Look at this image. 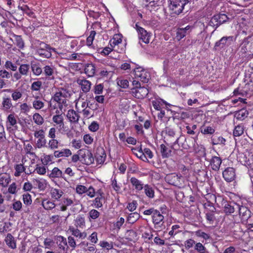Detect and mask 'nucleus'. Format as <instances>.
Segmentation results:
<instances>
[{
    "label": "nucleus",
    "mask_w": 253,
    "mask_h": 253,
    "mask_svg": "<svg viewBox=\"0 0 253 253\" xmlns=\"http://www.w3.org/2000/svg\"><path fill=\"white\" fill-rule=\"evenodd\" d=\"M122 42V36L120 34H116L110 41V44L111 47L114 48L116 45L121 43Z\"/></svg>",
    "instance_id": "28"
},
{
    "label": "nucleus",
    "mask_w": 253,
    "mask_h": 253,
    "mask_svg": "<svg viewBox=\"0 0 253 253\" xmlns=\"http://www.w3.org/2000/svg\"><path fill=\"white\" fill-rule=\"evenodd\" d=\"M69 230L71 232L72 235L77 238L84 239L87 236V233L85 232H82L78 229L74 227H70Z\"/></svg>",
    "instance_id": "16"
},
{
    "label": "nucleus",
    "mask_w": 253,
    "mask_h": 253,
    "mask_svg": "<svg viewBox=\"0 0 253 253\" xmlns=\"http://www.w3.org/2000/svg\"><path fill=\"white\" fill-rule=\"evenodd\" d=\"M16 117L14 114H9L6 119V127L8 130H12L17 128Z\"/></svg>",
    "instance_id": "9"
},
{
    "label": "nucleus",
    "mask_w": 253,
    "mask_h": 253,
    "mask_svg": "<svg viewBox=\"0 0 253 253\" xmlns=\"http://www.w3.org/2000/svg\"><path fill=\"white\" fill-rule=\"evenodd\" d=\"M103 199L102 195H100L99 196L96 197L93 202L94 206L96 208H99L102 207L103 205Z\"/></svg>",
    "instance_id": "52"
},
{
    "label": "nucleus",
    "mask_w": 253,
    "mask_h": 253,
    "mask_svg": "<svg viewBox=\"0 0 253 253\" xmlns=\"http://www.w3.org/2000/svg\"><path fill=\"white\" fill-rule=\"evenodd\" d=\"M165 179L166 181L169 184L178 187L182 186L184 183V178L182 176L175 173L167 174Z\"/></svg>",
    "instance_id": "3"
},
{
    "label": "nucleus",
    "mask_w": 253,
    "mask_h": 253,
    "mask_svg": "<svg viewBox=\"0 0 253 253\" xmlns=\"http://www.w3.org/2000/svg\"><path fill=\"white\" fill-rule=\"evenodd\" d=\"M80 161L86 165H90L93 163L94 158L91 152L87 149H81L79 150Z\"/></svg>",
    "instance_id": "4"
},
{
    "label": "nucleus",
    "mask_w": 253,
    "mask_h": 253,
    "mask_svg": "<svg viewBox=\"0 0 253 253\" xmlns=\"http://www.w3.org/2000/svg\"><path fill=\"white\" fill-rule=\"evenodd\" d=\"M31 68L33 74L36 76H38L42 72V69L39 62L32 61L31 62Z\"/></svg>",
    "instance_id": "17"
},
{
    "label": "nucleus",
    "mask_w": 253,
    "mask_h": 253,
    "mask_svg": "<svg viewBox=\"0 0 253 253\" xmlns=\"http://www.w3.org/2000/svg\"><path fill=\"white\" fill-rule=\"evenodd\" d=\"M46 140L44 137L38 138L36 142V146L38 148H41L44 147L46 146Z\"/></svg>",
    "instance_id": "61"
},
{
    "label": "nucleus",
    "mask_w": 253,
    "mask_h": 253,
    "mask_svg": "<svg viewBox=\"0 0 253 253\" xmlns=\"http://www.w3.org/2000/svg\"><path fill=\"white\" fill-rule=\"evenodd\" d=\"M117 84L121 88H126L128 87L129 82L126 79L118 78L117 79Z\"/></svg>",
    "instance_id": "47"
},
{
    "label": "nucleus",
    "mask_w": 253,
    "mask_h": 253,
    "mask_svg": "<svg viewBox=\"0 0 253 253\" xmlns=\"http://www.w3.org/2000/svg\"><path fill=\"white\" fill-rule=\"evenodd\" d=\"M75 225L77 227L84 228L85 226L84 218L83 216L79 215L75 219Z\"/></svg>",
    "instance_id": "29"
},
{
    "label": "nucleus",
    "mask_w": 253,
    "mask_h": 253,
    "mask_svg": "<svg viewBox=\"0 0 253 253\" xmlns=\"http://www.w3.org/2000/svg\"><path fill=\"white\" fill-rule=\"evenodd\" d=\"M140 217V215L139 213H138L136 212H132L130 213L127 219V221L129 223H134L135 222H136Z\"/></svg>",
    "instance_id": "41"
},
{
    "label": "nucleus",
    "mask_w": 253,
    "mask_h": 253,
    "mask_svg": "<svg viewBox=\"0 0 253 253\" xmlns=\"http://www.w3.org/2000/svg\"><path fill=\"white\" fill-rule=\"evenodd\" d=\"M43 73L47 77H51L54 72V67L53 65H45L43 68Z\"/></svg>",
    "instance_id": "36"
},
{
    "label": "nucleus",
    "mask_w": 253,
    "mask_h": 253,
    "mask_svg": "<svg viewBox=\"0 0 253 253\" xmlns=\"http://www.w3.org/2000/svg\"><path fill=\"white\" fill-rule=\"evenodd\" d=\"M77 82L81 85L82 90L84 92H87L90 90L91 83L89 81L84 79H79Z\"/></svg>",
    "instance_id": "23"
},
{
    "label": "nucleus",
    "mask_w": 253,
    "mask_h": 253,
    "mask_svg": "<svg viewBox=\"0 0 253 253\" xmlns=\"http://www.w3.org/2000/svg\"><path fill=\"white\" fill-rule=\"evenodd\" d=\"M214 16L216 19H217L218 24H219L220 25L225 22L228 19L227 15L224 14H220Z\"/></svg>",
    "instance_id": "55"
},
{
    "label": "nucleus",
    "mask_w": 253,
    "mask_h": 253,
    "mask_svg": "<svg viewBox=\"0 0 253 253\" xmlns=\"http://www.w3.org/2000/svg\"><path fill=\"white\" fill-rule=\"evenodd\" d=\"M106 158V154L104 151L102 149L96 154V162L99 164H101L104 163Z\"/></svg>",
    "instance_id": "38"
},
{
    "label": "nucleus",
    "mask_w": 253,
    "mask_h": 253,
    "mask_svg": "<svg viewBox=\"0 0 253 253\" xmlns=\"http://www.w3.org/2000/svg\"><path fill=\"white\" fill-rule=\"evenodd\" d=\"M152 219L155 229L160 231L165 228L164 216L160 211L158 210Z\"/></svg>",
    "instance_id": "5"
},
{
    "label": "nucleus",
    "mask_w": 253,
    "mask_h": 253,
    "mask_svg": "<svg viewBox=\"0 0 253 253\" xmlns=\"http://www.w3.org/2000/svg\"><path fill=\"white\" fill-rule=\"evenodd\" d=\"M70 96V92L66 89H59L53 95L52 99L59 105L67 106V98Z\"/></svg>",
    "instance_id": "1"
},
{
    "label": "nucleus",
    "mask_w": 253,
    "mask_h": 253,
    "mask_svg": "<svg viewBox=\"0 0 253 253\" xmlns=\"http://www.w3.org/2000/svg\"><path fill=\"white\" fill-rule=\"evenodd\" d=\"M233 37H223L219 41L217 42L215 44V47H220L223 48L227 43L228 40L229 41H232Z\"/></svg>",
    "instance_id": "32"
},
{
    "label": "nucleus",
    "mask_w": 253,
    "mask_h": 253,
    "mask_svg": "<svg viewBox=\"0 0 253 253\" xmlns=\"http://www.w3.org/2000/svg\"><path fill=\"white\" fill-rule=\"evenodd\" d=\"M191 28L190 26H187L184 28H178L176 30V39L178 41H180L187 34V31Z\"/></svg>",
    "instance_id": "22"
},
{
    "label": "nucleus",
    "mask_w": 253,
    "mask_h": 253,
    "mask_svg": "<svg viewBox=\"0 0 253 253\" xmlns=\"http://www.w3.org/2000/svg\"><path fill=\"white\" fill-rule=\"evenodd\" d=\"M42 206L46 211H51L54 209L56 207V204L54 201L47 198L42 200Z\"/></svg>",
    "instance_id": "15"
},
{
    "label": "nucleus",
    "mask_w": 253,
    "mask_h": 253,
    "mask_svg": "<svg viewBox=\"0 0 253 253\" xmlns=\"http://www.w3.org/2000/svg\"><path fill=\"white\" fill-rule=\"evenodd\" d=\"M13 107L11 100L9 97L4 95L2 98L1 108L4 111H8Z\"/></svg>",
    "instance_id": "13"
},
{
    "label": "nucleus",
    "mask_w": 253,
    "mask_h": 253,
    "mask_svg": "<svg viewBox=\"0 0 253 253\" xmlns=\"http://www.w3.org/2000/svg\"><path fill=\"white\" fill-rule=\"evenodd\" d=\"M23 201L25 205L27 206L30 205L32 202L31 196L28 193L23 194Z\"/></svg>",
    "instance_id": "59"
},
{
    "label": "nucleus",
    "mask_w": 253,
    "mask_h": 253,
    "mask_svg": "<svg viewBox=\"0 0 253 253\" xmlns=\"http://www.w3.org/2000/svg\"><path fill=\"white\" fill-rule=\"evenodd\" d=\"M161 152L163 158L169 157L171 153V151L169 150L164 144L160 145Z\"/></svg>",
    "instance_id": "46"
},
{
    "label": "nucleus",
    "mask_w": 253,
    "mask_h": 253,
    "mask_svg": "<svg viewBox=\"0 0 253 253\" xmlns=\"http://www.w3.org/2000/svg\"><path fill=\"white\" fill-rule=\"evenodd\" d=\"M96 68L92 63L87 64L84 68L85 73L89 77H93L95 73Z\"/></svg>",
    "instance_id": "25"
},
{
    "label": "nucleus",
    "mask_w": 253,
    "mask_h": 253,
    "mask_svg": "<svg viewBox=\"0 0 253 253\" xmlns=\"http://www.w3.org/2000/svg\"><path fill=\"white\" fill-rule=\"evenodd\" d=\"M49 176L50 178L63 177V173L58 168L55 167L51 170Z\"/></svg>",
    "instance_id": "34"
},
{
    "label": "nucleus",
    "mask_w": 253,
    "mask_h": 253,
    "mask_svg": "<svg viewBox=\"0 0 253 253\" xmlns=\"http://www.w3.org/2000/svg\"><path fill=\"white\" fill-rule=\"evenodd\" d=\"M194 249L198 253H207L206 248L200 242L196 243Z\"/></svg>",
    "instance_id": "53"
},
{
    "label": "nucleus",
    "mask_w": 253,
    "mask_h": 253,
    "mask_svg": "<svg viewBox=\"0 0 253 253\" xmlns=\"http://www.w3.org/2000/svg\"><path fill=\"white\" fill-rule=\"evenodd\" d=\"M248 113L245 109H241L235 114L237 119L243 120L248 116Z\"/></svg>",
    "instance_id": "49"
},
{
    "label": "nucleus",
    "mask_w": 253,
    "mask_h": 253,
    "mask_svg": "<svg viewBox=\"0 0 253 253\" xmlns=\"http://www.w3.org/2000/svg\"><path fill=\"white\" fill-rule=\"evenodd\" d=\"M244 127L242 125H239L236 126L233 130V135L234 137H239L244 133Z\"/></svg>",
    "instance_id": "37"
},
{
    "label": "nucleus",
    "mask_w": 253,
    "mask_h": 253,
    "mask_svg": "<svg viewBox=\"0 0 253 253\" xmlns=\"http://www.w3.org/2000/svg\"><path fill=\"white\" fill-rule=\"evenodd\" d=\"M33 107L35 110H39L44 107V102L39 96L34 97V100L32 102Z\"/></svg>",
    "instance_id": "19"
},
{
    "label": "nucleus",
    "mask_w": 253,
    "mask_h": 253,
    "mask_svg": "<svg viewBox=\"0 0 253 253\" xmlns=\"http://www.w3.org/2000/svg\"><path fill=\"white\" fill-rule=\"evenodd\" d=\"M95 35H96V32L95 31H90L89 36L86 39V45L88 47L93 48L92 43H93V41L94 39Z\"/></svg>",
    "instance_id": "43"
},
{
    "label": "nucleus",
    "mask_w": 253,
    "mask_h": 253,
    "mask_svg": "<svg viewBox=\"0 0 253 253\" xmlns=\"http://www.w3.org/2000/svg\"><path fill=\"white\" fill-rule=\"evenodd\" d=\"M130 182L133 187L137 191H140L143 189L144 186L143 182L134 177H132L130 179Z\"/></svg>",
    "instance_id": "21"
},
{
    "label": "nucleus",
    "mask_w": 253,
    "mask_h": 253,
    "mask_svg": "<svg viewBox=\"0 0 253 253\" xmlns=\"http://www.w3.org/2000/svg\"><path fill=\"white\" fill-rule=\"evenodd\" d=\"M56 244L59 247V249L63 251H65L68 249V245L66 239L62 236H57Z\"/></svg>",
    "instance_id": "18"
},
{
    "label": "nucleus",
    "mask_w": 253,
    "mask_h": 253,
    "mask_svg": "<svg viewBox=\"0 0 253 253\" xmlns=\"http://www.w3.org/2000/svg\"><path fill=\"white\" fill-rule=\"evenodd\" d=\"M57 129L60 133L62 134H66L68 137H69L70 131L69 130L68 127L64 125V123L57 125Z\"/></svg>",
    "instance_id": "31"
},
{
    "label": "nucleus",
    "mask_w": 253,
    "mask_h": 253,
    "mask_svg": "<svg viewBox=\"0 0 253 253\" xmlns=\"http://www.w3.org/2000/svg\"><path fill=\"white\" fill-rule=\"evenodd\" d=\"M4 241L9 248L12 249L16 248V242L14 237L10 233L7 234Z\"/></svg>",
    "instance_id": "20"
},
{
    "label": "nucleus",
    "mask_w": 253,
    "mask_h": 253,
    "mask_svg": "<svg viewBox=\"0 0 253 253\" xmlns=\"http://www.w3.org/2000/svg\"><path fill=\"white\" fill-rule=\"evenodd\" d=\"M135 78L139 79L144 83H147L149 79V73L143 69L142 67H139L134 70Z\"/></svg>",
    "instance_id": "6"
},
{
    "label": "nucleus",
    "mask_w": 253,
    "mask_h": 253,
    "mask_svg": "<svg viewBox=\"0 0 253 253\" xmlns=\"http://www.w3.org/2000/svg\"><path fill=\"white\" fill-rule=\"evenodd\" d=\"M163 103L166 105H170L169 104L167 103L165 101L161 99L159 100H154L152 101V104L154 108L157 110H161V105Z\"/></svg>",
    "instance_id": "54"
},
{
    "label": "nucleus",
    "mask_w": 253,
    "mask_h": 253,
    "mask_svg": "<svg viewBox=\"0 0 253 253\" xmlns=\"http://www.w3.org/2000/svg\"><path fill=\"white\" fill-rule=\"evenodd\" d=\"M222 175L227 182L233 181L236 176L234 169L231 167L227 168L223 171Z\"/></svg>",
    "instance_id": "11"
},
{
    "label": "nucleus",
    "mask_w": 253,
    "mask_h": 253,
    "mask_svg": "<svg viewBox=\"0 0 253 253\" xmlns=\"http://www.w3.org/2000/svg\"><path fill=\"white\" fill-rule=\"evenodd\" d=\"M10 181V176L6 174H0V185L6 186Z\"/></svg>",
    "instance_id": "35"
},
{
    "label": "nucleus",
    "mask_w": 253,
    "mask_h": 253,
    "mask_svg": "<svg viewBox=\"0 0 253 253\" xmlns=\"http://www.w3.org/2000/svg\"><path fill=\"white\" fill-rule=\"evenodd\" d=\"M41 45H42L43 47H46V49L39 48L37 50V53L41 56L49 58L51 56V50H52L55 51L54 49L48 47L47 45L44 43H41Z\"/></svg>",
    "instance_id": "12"
},
{
    "label": "nucleus",
    "mask_w": 253,
    "mask_h": 253,
    "mask_svg": "<svg viewBox=\"0 0 253 253\" xmlns=\"http://www.w3.org/2000/svg\"><path fill=\"white\" fill-rule=\"evenodd\" d=\"M222 161L221 159L216 156L213 157L211 161V165L213 170H218L220 168Z\"/></svg>",
    "instance_id": "27"
},
{
    "label": "nucleus",
    "mask_w": 253,
    "mask_h": 253,
    "mask_svg": "<svg viewBox=\"0 0 253 253\" xmlns=\"http://www.w3.org/2000/svg\"><path fill=\"white\" fill-rule=\"evenodd\" d=\"M125 236L126 238L130 241L135 240L137 238L136 233L132 230H127L125 234Z\"/></svg>",
    "instance_id": "44"
},
{
    "label": "nucleus",
    "mask_w": 253,
    "mask_h": 253,
    "mask_svg": "<svg viewBox=\"0 0 253 253\" xmlns=\"http://www.w3.org/2000/svg\"><path fill=\"white\" fill-rule=\"evenodd\" d=\"M144 189L145 194L149 198H152L154 196V191L153 188L149 185H145Z\"/></svg>",
    "instance_id": "45"
},
{
    "label": "nucleus",
    "mask_w": 253,
    "mask_h": 253,
    "mask_svg": "<svg viewBox=\"0 0 253 253\" xmlns=\"http://www.w3.org/2000/svg\"><path fill=\"white\" fill-rule=\"evenodd\" d=\"M32 182L34 186L38 188L40 191H43L47 187V181L42 178H36L32 179Z\"/></svg>",
    "instance_id": "10"
},
{
    "label": "nucleus",
    "mask_w": 253,
    "mask_h": 253,
    "mask_svg": "<svg viewBox=\"0 0 253 253\" xmlns=\"http://www.w3.org/2000/svg\"><path fill=\"white\" fill-rule=\"evenodd\" d=\"M14 168L15 170L14 175L16 177L20 176L21 173L26 170L25 167L22 164L16 165Z\"/></svg>",
    "instance_id": "40"
},
{
    "label": "nucleus",
    "mask_w": 253,
    "mask_h": 253,
    "mask_svg": "<svg viewBox=\"0 0 253 253\" xmlns=\"http://www.w3.org/2000/svg\"><path fill=\"white\" fill-rule=\"evenodd\" d=\"M62 203L64 205H65L68 207L71 206L72 205H77L78 201L75 199H72L71 198H66L63 199Z\"/></svg>",
    "instance_id": "57"
},
{
    "label": "nucleus",
    "mask_w": 253,
    "mask_h": 253,
    "mask_svg": "<svg viewBox=\"0 0 253 253\" xmlns=\"http://www.w3.org/2000/svg\"><path fill=\"white\" fill-rule=\"evenodd\" d=\"M51 198L55 200L58 201L63 194V192L58 189L52 188L50 192Z\"/></svg>",
    "instance_id": "26"
},
{
    "label": "nucleus",
    "mask_w": 253,
    "mask_h": 253,
    "mask_svg": "<svg viewBox=\"0 0 253 253\" xmlns=\"http://www.w3.org/2000/svg\"><path fill=\"white\" fill-rule=\"evenodd\" d=\"M42 85L41 81H36L33 82L31 84V89L34 91H38L41 88Z\"/></svg>",
    "instance_id": "62"
},
{
    "label": "nucleus",
    "mask_w": 253,
    "mask_h": 253,
    "mask_svg": "<svg viewBox=\"0 0 253 253\" xmlns=\"http://www.w3.org/2000/svg\"><path fill=\"white\" fill-rule=\"evenodd\" d=\"M30 66L27 64H21L19 68V72L23 76H27L29 72Z\"/></svg>",
    "instance_id": "39"
},
{
    "label": "nucleus",
    "mask_w": 253,
    "mask_h": 253,
    "mask_svg": "<svg viewBox=\"0 0 253 253\" xmlns=\"http://www.w3.org/2000/svg\"><path fill=\"white\" fill-rule=\"evenodd\" d=\"M33 119L38 125H42L43 123V119L39 113H35L33 116Z\"/></svg>",
    "instance_id": "50"
},
{
    "label": "nucleus",
    "mask_w": 253,
    "mask_h": 253,
    "mask_svg": "<svg viewBox=\"0 0 253 253\" xmlns=\"http://www.w3.org/2000/svg\"><path fill=\"white\" fill-rule=\"evenodd\" d=\"M236 208L239 210V215L243 223L246 222L251 216V211L245 206L236 205Z\"/></svg>",
    "instance_id": "8"
},
{
    "label": "nucleus",
    "mask_w": 253,
    "mask_h": 253,
    "mask_svg": "<svg viewBox=\"0 0 253 253\" xmlns=\"http://www.w3.org/2000/svg\"><path fill=\"white\" fill-rule=\"evenodd\" d=\"M22 96V94L21 92L15 90L13 91L11 94V97L12 98L13 100L14 101H17L18 99L21 98Z\"/></svg>",
    "instance_id": "63"
},
{
    "label": "nucleus",
    "mask_w": 253,
    "mask_h": 253,
    "mask_svg": "<svg viewBox=\"0 0 253 253\" xmlns=\"http://www.w3.org/2000/svg\"><path fill=\"white\" fill-rule=\"evenodd\" d=\"M47 169L44 165L37 164L33 171L40 175H44L46 172Z\"/></svg>",
    "instance_id": "33"
},
{
    "label": "nucleus",
    "mask_w": 253,
    "mask_h": 253,
    "mask_svg": "<svg viewBox=\"0 0 253 253\" xmlns=\"http://www.w3.org/2000/svg\"><path fill=\"white\" fill-rule=\"evenodd\" d=\"M59 142L55 138H51V139L49 140L48 142V147L51 149H57L58 147Z\"/></svg>",
    "instance_id": "56"
},
{
    "label": "nucleus",
    "mask_w": 253,
    "mask_h": 253,
    "mask_svg": "<svg viewBox=\"0 0 253 253\" xmlns=\"http://www.w3.org/2000/svg\"><path fill=\"white\" fill-rule=\"evenodd\" d=\"M125 222V219L123 217H119L117 219V221L114 224L115 229L118 230L120 229L122 226Z\"/></svg>",
    "instance_id": "58"
},
{
    "label": "nucleus",
    "mask_w": 253,
    "mask_h": 253,
    "mask_svg": "<svg viewBox=\"0 0 253 253\" xmlns=\"http://www.w3.org/2000/svg\"><path fill=\"white\" fill-rule=\"evenodd\" d=\"M71 155L72 152L69 149H63L60 151H55L54 152V156L56 158L68 157Z\"/></svg>",
    "instance_id": "24"
},
{
    "label": "nucleus",
    "mask_w": 253,
    "mask_h": 253,
    "mask_svg": "<svg viewBox=\"0 0 253 253\" xmlns=\"http://www.w3.org/2000/svg\"><path fill=\"white\" fill-rule=\"evenodd\" d=\"M53 158V156L50 155H45L42 159V162L44 165H47L52 162Z\"/></svg>",
    "instance_id": "60"
},
{
    "label": "nucleus",
    "mask_w": 253,
    "mask_h": 253,
    "mask_svg": "<svg viewBox=\"0 0 253 253\" xmlns=\"http://www.w3.org/2000/svg\"><path fill=\"white\" fill-rule=\"evenodd\" d=\"M236 208L229 204H226L224 206V211L226 213H233Z\"/></svg>",
    "instance_id": "64"
},
{
    "label": "nucleus",
    "mask_w": 253,
    "mask_h": 253,
    "mask_svg": "<svg viewBox=\"0 0 253 253\" xmlns=\"http://www.w3.org/2000/svg\"><path fill=\"white\" fill-rule=\"evenodd\" d=\"M135 28L138 33L139 39L145 43H149L151 37L150 33L147 32L144 29L139 27L137 24H135Z\"/></svg>",
    "instance_id": "7"
},
{
    "label": "nucleus",
    "mask_w": 253,
    "mask_h": 253,
    "mask_svg": "<svg viewBox=\"0 0 253 253\" xmlns=\"http://www.w3.org/2000/svg\"><path fill=\"white\" fill-rule=\"evenodd\" d=\"M169 9L173 14L178 15L182 12L188 0H169Z\"/></svg>",
    "instance_id": "2"
},
{
    "label": "nucleus",
    "mask_w": 253,
    "mask_h": 253,
    "mask_svg": "<svg viewBox=\"0 0 253 253\" xmlns=\"http://www.w3.org/2000/svg\"><path fill=\"white\" fill-rule=\"evenodd\" d=\"M14 43L16 44L17 47L19 48H23L24 46V42L22 38L20 36L15 35L14 36Z\"/></svg>",
    "instance_id": "48"
},
{
    "label": "nucleus",
    "mask_w": 253,
    "mask_h": 253,
    "mask_svg": "<svg viewBox=\"0 0 253 253\" xmlns=\"http://www.w3.org/2000/svg\"><path fill=\"white\" fill-rule=\"evenodd\" d=\"M66 116L69 122L71 123H78L80 119L79 115L73 109L68 111Z\"/></svg>",
    "instance_id": "14"
},
{
    "label": "nucleus",
    "mask_w": 253,
    "mask_h": 253,
    "mask_svg": "<svg viewBox=\"0 0 253 253\" xmlns=\"http://www.w3.org/2000/svg\"><path fill=\"white\" fill-rule=\"evenodd\" d=\"M100 215V212L97 210L92 209L90 210L88 212L89 220L90 221L91 219L95 220L97 219Z\"/></svg>",
    "instance_id": "51"
},
{
    "label": "nucleus",
    "mask_w": 253,
    "mask_h": 253,
    "mask_svg": "<svg viewBox=\"0 0 253 253\" xmlns=\"http://www.w3.org/2000/svg\"><path fill=\"white\" fill-rule=\"evenodd\" d=\"M148 89L146 87H140L136 91L135 95L137 96L138 98H144L148 95Z\"/></svg>",
    "instance_id": "30"
},
{
    "label": "nucleus",
    "mask_w": 253,
    "mask_h": 253,
    "mask_svg": "<svg viewBox=\"0 0 253 253\" xmlns=\"http://www.w3.org/2000/svg\"><path fill=\"white\" fill-rule=\"evenodd\" d=\"M52 121L55 126L63 124L64 122V117L62 114L54 115L52 117Z\"/></svg>",
    "instance_id": "42"
}]
</instances>
